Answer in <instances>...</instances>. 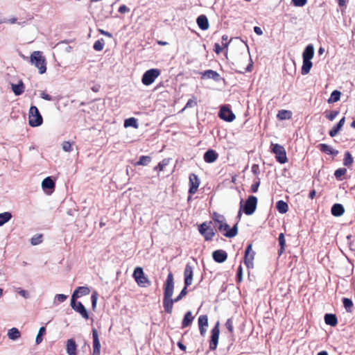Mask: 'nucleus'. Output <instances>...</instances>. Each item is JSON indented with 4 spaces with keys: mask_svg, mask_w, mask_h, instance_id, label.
<instances>
[{
    "mask_svg": "<svg viewBox=\"0 0 355 355\" xmlns=\"http://www.w3.org/2000/svg\"><path fill=\"white\" fill-rule=\"evenodd\" d=\"M187 286H185L181 291L179 295L177 297L173 299L172 296L174 290V279L171 272L168 275L166 281L164 284L163 300V306L166 313H171L173 311V303L178 302L187 295Z\"/></svg>",
    "mask_w": 355,
    "mask_h": 355,
    "instance_id": "f257e3e1",
    "label": "nucleus"
},
{
    "mask_svg": "<svg viewBox=\"0 0 355 355\" xmlns=\"http://www.w3.org/2000/svg\"><path fill=\"white\" fill-rule=\"evenodd\" d=\"M241 55L234 58L232 64L235 67V70L239 73L250 71L252 67V63L250 60L249 49L246 44H242L239 46Z\"/></svg>",
    "mask_w": 355,
    "mask_h": 355,
    "instance_id": "f03ea898",
    "label": "nucleus"
},
{
    "mask_svg": "<svg viewBox=\"0 0 355 355\" xmlns=\"http://www.w3.org/2000/svg\"><path fill=\"white\" fill-rule=\"evenodd\" d=\"M212 219L215 222L219 231L223 233V235L227 238H232L238 234V225L235 224L232 228L230 229V226L225 222L224 216L214 212L212 215Z\"/></svg>",
    "mask_w": 355,
    "mask_h": 355,
    "instance_id": "7ed1b4c3",
    "label": "nucleus"
},
{
    "mask_svg": "<svg viewBox=\"0 0 355 355\" xmlns=\"http://www.w3.org/2000/svg\"><path fill=\"white\" fill-rule=\"evenodd\" d=\"M30 62L38 69L40 74H43L46 72V62L42 51H33L30 55Z\"/></svg>",
    "mask_w": 355,
    "mask_h": 355,
    "instance_id": "20e7f679",
    "label": "nucleus"
},
{
    "mask_svg": "<svg viewBox=\"0 0 355 355\" xmlns=\"http://www.w3.org/2000/svg\"><path fill=\"white\" fill-rule=\"evenodd\" d=\"M43 123V119L36 106H31L28 112V124L31 127H38Z\"/></svg>",
    "mask_w": 355,
    "mask_h": 355,
    "instance_id": "39448f33",
    "label": "nucleus"
},
{
    "mask_svg": "<svg viewBox=\"0 0 355 355\" xmlns=\"http://www.w3.org/2000/svg\"><path fill=\"white\" fill-rule=\"evenodd\" d=\"M133 277L135 278L137 284L141 287H146L150 285V282L144 275L142 268L137 267L133 272Z\"/></svg>",
    "mask_w": 355,
    "mask_h": 355,
    "instance_id": "423d86ee",
    "label": "nucleus"
},
{
    "mask_svg": "<svg viewBox=\"0 0 355 355\" xmlns=\"http://www.w3.org/2000/svg\"><path fill=\"white\" fill-rule=\"evenodd\" d=\"M160 75V71L157 69L147 70L143 75L141 82L144 85H150Z\"/></svg>",
    "mask_w": 355,
    "mask_h": 355,
    "instance_id": "0eeeda50",
    "label": "nucleus"
},
{
    "mask_svg": "<svg viewBox=\"0 0 355 355\" xmlns=\"http://www.w3.org/2000/svg\"><path fill=\"white\" fill-rule=\"evenodd\" d=\"M272 151L275 155V157L279 163L284 164L287 162L286 153L282 146L277 144H272Z\"/></svg>",
    "mask_w": 355,
    "mask_h": 355,
    "instance_id": "6e6552de",
    "label": "nucleus"
},
{
    "mask_svg": "<svg viewBox=\"0 0 355 355\" xmlns=\"http://www.w3.org/2000/svg\"><path fill=\"white\" fill-rule=\"evenodd\" d=\"M257 198L254 196L248 197L243 207V211L246 215L252 214L257 208Z\"/></svg>",
    "mask_w": 355,
    "mask_h": 355,
    "instance_id": "1a4fd4ad",
    "label": "nucleus"
},
{
    "mask_svg": "<svg viewBox=\"0 0 355 355\" xmlns=\"http://www.w3.org/2000/svg\"><path fill=\"white\" fill-rule=\"evenodd\" d=\"M219 324V322L218 321L215 327L211 330V336L209 343V348L211 350L216 349L218 343L220 334Z\"/></svg>",
    "mask_w": 355,
    "mask_h": 355,
    "instance_id": "9d476101",
    "label": "nucleus"
},
{
    "mask_svg": "<svg viewBox=\"0 0 355 355\" xmlns=\"http://www.w3.org/2000/svg\"><path fill=\"white\" fill-rule=\"evenodd\" d=\"M199 232L204 236L206 241L212 239L215 233L212 228L207 223H202L198 228Z\"/></svg>",
    "mask_w": 355,
    "mask_h": 355,
    "instance_id": "9b49d317",
    "label": "nucleus"
},
{
    "mask_svg": "<svg viewBox=\"0 0 355 355\" xmlns=\"http://www.w3.org/2000/svg\"><path fill=\"white\" fill-rule=\"evenodd\" d=\"M254 255L255 252L252 250V245L249 244L245 250L244 257L245 264L248 268H253L254 266L253 261Z\"/></svg>",
    "mask_w": 355,
    "mask_h": 355,
    "instance_id": "f8f14e48",
    "label": "nucleus"
},
{
    "mask_svg": "<svg viewBox=\"0 0 355 355\" xmlns=\"http://www.w3.org/2000/svg\"><path fill=\"white\" fill-rule=\"evenodd\" d=\"M71 308L80 313L84 319L87 320L89 318L88 312L80 302H76V300H71Z\"/></svg>",
    "mask_w": 355,
    "mask_h": 355,
    "instance_id": "ddd939ff",
    "label": "nucleus"
},
{
    "mask_svg": "<svg viewBox=\"0 0 355 355\" xmlns=\"http://www.w3.org/2000/svg\"><path fill=\"white\" fill-rule=\"evenodd\" d=\"M193 276V266L190 263H187L184 270V284L189 286L192 284Z\"/></svg>",
    "mask_w": 355,
    "mask_h": 355,
    "instance_id": "4468645a",
    "label": "nucleus"
},
{
    "mask_svg": "<svg viewBox=\"0 0 355 355\" xmlns=\"http://www.w3.org/2000/svg\"><path fill=\"white\" fill-rule=\"evenodd\" d=\"M219 116L221 119L232 122L235 119L234 114L227 107H222L220 112H219Z\"/></svg>",
    "mask_w": 355,
    "mask_h": 355,
    "instance_id": "2eb2a0df",
    "label": "nucleus"
},
{
    "mask_svg": "<svg viewBox=\"0 0 355 355\" xmlns=\"http://www.w3.org/2000/svg\"><path fill=\"white\" fill-rule=\"evenodd\" d=\"M93 337V353L92 355H100L101 343L98 338V334L96 329H92Z\"/></svg>",
    "mask_w": 355,
    "mask_h": 355,
    "instance_id": "dca6fc26",
    "label": "nucleus"
},
{
    "mask_svg": "<svg viewBox=\"0 0 355 355\" xmlns=\"http://www.w3.org/2000/svg\"><path fill=\"white\" fill-rule=\"evenodd\" d=\"M189 193L191 194L195 193L200 185V181L197 175L193 173L189 175Z\"/></svg>",
    "mask_w": 355,
    "mask_h": 355,
    "instance_id": "f3484780",
    "label": "nucleus"
},
{
    "mask_svg": "<svg viewBox=\"0 0 355 355\" xmlns=\"http://www.w3.org/2000/svg\"><path fill=\"white\" fill-rule=\"evenodd\" d=\"M89 293L90 290L87 286L78 287L72 294L71 300H76V298L80 297L83 295H87Z\"/></svg>",
    "mask_w": 355,
    "mask_h": 355,
    "instance_id": "a211bd4d",
    "label": "nucleus"
},
{
    "mask_svg": "<svg viewBox=\"0 0 355 355\" xmlns=\"http://www.w3.org/2000/svg\"><path fill=\"white\" fill-rule=\"evenodd\" d=\"M66 351L68 355H77V345L73 339L67 340Z\"/></svg>",
    "mask_w": 355,
    "mask_h": 355,
    "instance_id": "6ab92c4d",
    "label": "nucleus"
},
{
    "mask_svg": "<svg viewBox=\"0 0 355 355\" xmlns=\"http://www.w3.org/2000/svg\"><path fill=\"white\" fill-rule=\"evenodd\" d=\"M213 259L218 263H223L227 257V254L225 251L222 250H218L213 252Z\"/></svg>",
    "mask_w": 355,
    "mask_h": 355,
    "instance_id": "aec40b11",
    "label": "nucleus"
},
{
    "mask_svg": "<svg viewBox=\"0 0 355 355\" xmlns=\"http://www.w3.org/2000/svg\"><path fill=\"white\" fill-rule=\"evenodd\" d=\"M196 22H197L198 27L202 31H206L209 27L207 17L205 15H200L197 18Z\"/></svg>",
    "mask_w": 355,
    "mask_h": 355,
    "instance_id": "412c9836",
    "label": "nucleus"
},
{
    "mask_svg": "<svg viewBox=\"0 0 355 355\" xmlns=\"http://www.w3.org/2000/svg\"><path fill=\"white\" fill-rule=\"evenodd\" d=\"M202 78L207 79H213L216 81H219L220 79L219 73L211 69L205 71L202 73Z\"/></svg>",
    "mask_w": 355,
    "mask_h": 355,
    "instance_id": "4be33fe9",
    "label": "nucleus"
},
{
    "mask_svg": "<svg viewBox=\"0 0 355 355\" xmlns=\"http://www.w3.org/2000/svg\"><path fill=\"white\" fill-rule=\"evenodd\" d=\"M218 155L214 150H208L204 155V159L207 163L214 162Z\"/></svg>",
    "mask_w": 355,
    "mask_h": 355,
    "instance_id": "5701e85b",
    "label": "nucleus"
},
{
    "mask_svg": "<svg viewBox=\"0 0 355 355\" xmlns=\"http://www.w3.org/2000/svg\"><path fill=\"white\" fill-rule=\"evenodd\" d=\"M314 55V48L312 44H309L302 53L303 60H311Z\"/></svg>",
    "mask_w": 355,
    "mask_h": 355,
    "instance_id": "b1692460",
    "label": "nucleus"
},
{
    "mask_svg": "<svg viewBox=\"0 0 355 355\" xmlns=\"http://www.w3.org/2000/svg\"><path fill=\"white\" fill-rule=\"evenodd\" d=\"M320 150L327 154V155H331L334 156H336L338 154V151L332 148L330 146L326 144H320L319 145Z\"/></svg>",
    "mask_w": 355,
    "mask_h": 355,
    "instance_id": "393cba45",
    "label": "nucleus"
},
{
    "mask_svg": "<svg viewBox=\"0 0 355 355\" xmlns=\"http://www.w3.org/2000/svg\"><path fill=\"white\" fill-rule=\"evenodd\" d=\"M11 89L13 93L16 96H19L22 94L24 92V86L23 82L20 80L18 84H11Z\"/></svg>",
    "mask_w": 355,
    "mask_h": 355,
    "instance_id": "a878e982",
    "label": "nucleus"
},
{
    "mask_svg": "<svg viewBox=\"0 0 355 355\" xmlns=\"http://www.w3.org/2000/svg\"><path fill=\"white\" fill-rule=\"evenodd\" d=\"M7 336L11 340H16L21 337V333L16 327H12L8 331Z\"/></svg>",
    "mask_w": 355,
    "mask_h": 355,
    "instance_id": "bb28decb",
    "label": "nucleus"
},
{
    "mask_svg": "<svg viewBox=\"0 0 355 355\" xmlns=\"http://www.w3.org/2000/svg\"><path fill=\"white\" fill-rule=\"evenodd\" d=\"M344 207L340 204H335L331 207V214L334 216H340L344 214Z\"/></svg>",
    "mask_w": 355,
    "mask_h": 355,
    "instance_id": "cd10ccee",
    "label": "nucleus"
},
{
    "mask_svg": "<svg viewBox=\"0 0 355 355\" xmlns=\"http://www.w3.org/2000/svg\"><path fill=\"white\" fill-rule=\"evenodd\" d=\"M194 317L192 315L191 311H187L183 318L182 326V328L189 327L193 322Z\"/></svg>",
    "mask_w": 355,
    "mask_h": 355,
    "instance_id": "c85d7f7f",
    "label": "nucleus"
},
{
    "mask_svg": "<svg viewBox=\"0 0 355 355\" xmlns=\"http://www.w3.org/2000/svg\"><path fill=\"white\" fill-rule=\"evenodd\" d=\"M324 322L327 324L334 327L337 324L338 320L336 315L327 313L324 315Z\"/></svg>",
    "mask_w": 355,
    "mask_h": 355,
    "instance_id": "c756f323",
    "label": "nucleus"
},
{
    "mask_svg": "<svg viewBox=\"0 0 355 355\" xmlns=\"http://www.w3.org/2000/svg\"><path fill=\"white\" fill-rule=\"evenodd\" d=\"M313 66L311 60H303V64L302 67V74L306 75L310 72V70Z\"/></svg>",
    "mask_w": 355,
    "mask_h": 355,
    "instance_id": "7c9ffc66",
    "label": "nucleus"
},
{
    "mask_svg": "<svg viewBox=\"0 0 355 355\" xmlns=\"http://www.w3.org/2000/svg\"><path fill=\"white\" fill-rule=\"evenodd\" d=\"M124 127L125 128H129L132 127L134 128H138L139 124L137 122V119L134 117H130L125 120L124 121Z\"/></svg>",
    "mask_w": 355,
    "mask_h": 355,
    "instance_id": "2f4dec72",
    "label": "nucleus"
},
{
    "mask_svg": "<svg viewBox=\"0 0 355 355\" xmlns=\"http://www.w3.org/2000/svg\"><path fill=\"white\" fill-rule=\"evenodd\" d=\"M276 208L279 213L285 214L288 211V206L286 202L283 200H279L276 204Z\"/></svg>",
    "mask_w": 355,
    "mask_h": 355,
    "instance_id": "473e14b6",
    "label": "nucleus"
},
{
    "mask_svg": "<svg viewBox=\"0 0 355 355\" xmlns=\"http://www.w3.org/2000/svg\"><path fill=\"white\" fill-rule=\"evenodd\" d=\"M55 187V183L50 177L44 178L42 182V187L43 189H53Z\"/></svg>",
    "mask_w": 355,
    "mask_h": 355,
    "instance_id": "72a5a7b5",
    "label": "nucleus"
},
{
    "mask_svg": "<svg viewBox=\"0 0 355 355\" xmlns=\"http://www.w3.org/2000/svg\"><path fill=\"white\" fill-rule=\"evenodd\" d=\"M12 218V214L8 211H5L0 214V227L8 222Z\"/></svg>",
    "mask_w": 355,
    "mask_h": 355,
    "instance_id": "f704fd0d",
    "label": "nucleus"
},
{
    "mask_svg": "<svg viewBox=\"0 0 355 355\" xmlns=\"http://www.w3.org/2000/svg\"><path fill=\"white\" fill-rule=\"evenodd\" d=\"M291 116H292L291 112H290L288 110H282L278 112L277 116L279 120H285V119H291Z\"/></svg>",
    "mask_w": 355,
    "mask_h": 355,
    "instance_id": "c9c22d12",
    "label": "nucleus"
},
{
    "mask_svg": "<svg viewBox=\"0 0 355 355\" xmlns=\"http://www.w3.org/2000/svg\"><path fill=\"white\" fill-rule=\"evenodd\" d=\"M341 96V93L338 90H334L331 94L330 98L328 100L329 103H336L340 100Z\"/></svg>",
    "mask_w": 355,
    "mask_h": 355,
    "instance_id": "e433bc0d",
    "label": "nucleus"
},
{
    "mask_svg": "<svg viewBox=\"0 0 355 355\" xmlns=\"http://www.w3.org/2000/svg\"><path fill=\"white\" fill-rule=\"evenodd\" d=\"M169 162H170V159L169 158L164 159L161 162H159L157 166H156L154 168V170L155 171L159 170V171H162L169 164Z\"/></svg>",
    "mask_w": 355,
    "mask_h": 355,
    "instance_id": "4c0bfd02",
    "label": "nucleus"
},
{
    "mask_svg": "<svg viewBox=\"0 0 355 355\" xmlns=\"http://www.w3.org/2000/svg\"><path fill=\"white\" fill-rule=\"evenodd\" d=\"M151 162V157L149 156L142 155L140 157L139 162L136 165L146 166Z\"/></svg>",
    "mask_w": 355,
    "mask_h": 355,
    "instance_id": "58836bf2",
    "label": "nucleus"
},
{
    "mask_svg": "<svg viewBox=\"0 0 355 355\" xmlns=\"http://www.w3.org/2000/svg\"><path fill=\"white\" fill-rule=\"evenodd\" d=\"M45 331H46V329L44 327H42L40 328L39 331H38L37 335L35 338V343L37 345H39L42 342V340H43L42 336L44 335Z\"/></svg>",
    "mask_w": 355,
    "mask_h": 355,
    "instance_id": "ea45409f",
    "label": "nucleus"
},
{
    "mask_svg": "<svg viewBox=\"0 0 355 355\" xmlns=\"http://www.w3.org/2000/svg\"><path fill=\"white\" fill-rule=\"evenodd\" d=\"M67 299V295L64 294H57L53 300V304L58 305L59 303L64 302Z\"/></svg>",
    "mask_w": 355,
    "mask_h": 355,
    "instance_id": "a19ab883",
    "label": "nucleus"
},
{
    "mask_svg": "<svg viewBox=\"0 0 355 355\" xmlns=\"http://www.w3.org/2000/svg\"><path fill=\"white\" fill-rule=\"evenodd\" d=\"M196 105H197V98H196V97H195V96H192V98H190V99L187 101V104H186L185 107L183 108V110H185V109H187V108H191V107H195V106H196Z\"/></svg>",
    "mask_w": 355,
    "mask_h": 355,
    "instance_id": "79ce46f5",
    "label": "nucleus"
},
{
    "mask_svg": "<svg viewBox=\"0 0 355 355\" xmlns=\"http://www.w3.org/2000/svg\"><path fill=\"white\" fill-rule=\"evenodd\" d=\"M105 46V42L103 39L98 40L95 42L94 44V49L96 51H100L103 49Z\"/></svg>",
    "mask_w": 355,
    "mask_h": 355,
    "instance_id": "37998d69",
    "label": "nucleus"
},
{
    "mask_svg": "<svg viewBox=\"0 0 355 355\" xmlns=\"http://www.w3.org/2000/svg\"><path fill=\"white\" fill-rule=\"evenodd\" d=\"M199 327H207L208 326V318L207 315H200L198 318Z\"/></svg>",
    "mask_w": 355,
    "mask_h": 355,
    "instance_id": "c03bdc74",
    "label": "nucleus"
},
{
    "mask_svg": "<svg viewBox=\"0 0 355 355\" xmlns=\"http://www.w3.org/2000/svg\"><path fill=\"white\" fill-rule=\"evenodd\" d=\"M352 162H353V158H352L351 154L349 152H346L345 154V159H344V162H343L344 165L349 166V165L352 164Z\"/></svg>",
    "mask_w": 355,
    "mask_h": 355,
    "instance_id": "a18cd8bd",
    "label": "nucleus"
},
{
    "mask_svg": "<svg viewBox=\"0 0 355 355\" xmlns=\"http://www.w3.org/2000/svg\"><path fill=\"white\" fill-rule=\"evenodd\" d=\"M31 243L33 245H36L42 243V235L37 234L31 238Z\"/></svg>",
    "mask_w": 355,
    "mask_h": 355,
    "instance_id": "49530a36",
    "label": "nucleus"
},
{
    "mask_svg": "<svg viewBox=\"0 0 355 355\" xmlns=\"http://www.w3.org/2000/svg\"><path fill=\"white\" fill-rule=\"evenodd\" d=\"M62 148L64 152H71L72 150V144L68 141H64L62 144Z\"/></svg>",
    "mask_w": 355,
    "mask_h": 355,
    "instance_id": "de8ad7c7",
    "label": "nucleus"
},
{
    "mask_svg": "<svg viewBox=\"0 0 355 355\" xmlns=\"http://www.w3.org/2000/svg\"><path fill=\"white\" fill-rule=\"evenodd\" d=\"M343 305L347 311H350L351 308L353 306V303L351 300L348 298L343 299Z\"/></svg>",
    "mask_w": 355,
    "mask_h": 355,
    "instance_id": "09e8293b",
    "label": "nucleus"
},
{
    "mask_svg": "<svg viewBox=\"0 0 355 355\" xmlns=\"http://www.w3.org/2000/svg\"><path fill=\"white\" fill-rule=\"evenodd\" d=\"M347 172V169L345 168H340L338 169H337L335 173H334V175L335 177L337 178V179H339L340 178V177L343 175H345Z\"/></svg>",
    "mask_w": 355,
    "mask_h": 355,
    "instance_id": "8fccbe9b",
    "label": "nucleus"
},
{
    "mask_svg": "<svg viewBox=\"0 0 355 355\" xmlns=\"http://www.w3.org/2000/svg\"><path fill=\"white\" fill-rule=\"evenodd\" d=\"M342 128V127H340L338 124H337L336 126H334V128H332L330 131H329V135L331 137H335L338 133V132L340 131V130Z\"/></svg>",
    "mask_w": 355,
    "mask_h": 355,
    "instance_id": "3c124183",
    "label": "nucleus"
},
{
    "mask_svg": "<svg viewBox=\"0 0 355 355\" xmlns=\"http://www.w3.org/2000/svg\"><path fill=\"white\" fill-rule=\"evenodd\" d=\"M279 245L281 246L280 253H282L283 252V250H284V246H285V244H286V241H285V239H284V234H282V233H281L279 235Z\"/></svg>",
    "mask_w": 355,
    "mask_h": 355,
    "instance_id": "603ef678",
    "label": "nucleus"
},
{
    "mask_svg": "<svg viewBox=\"0 0 355 355\" xmlns=\"http://www.w3.org/2000/svg\"><path fill=\"white\" fill-rule=\"evenodd\" d=\"M97 300H98V295L96 292H94L92 295V306L93 309H95V308L96 306Z\"/></svg>",
    "mask_w": 355,
    "mask_h": 355,
    "instance_id": "864d4df0",
    "label": "nucleus"
},
{
    "mask_svg": "<svg viewBox=\"0 0 355 355\" xmlns=\"http://www.w3.org/2000/svg\"><path fill=\"white\" fill-rule=\"evenodd\" d=\"M338 111H331L327 115V118L330 121H333L338 116Z\"/></svg>",
    "mask_w": 355,
    "mask_h": 355,
    "instance_id": "5fc2aeb1",
    "label": "nucleus"
},
{
    "mask_svg": "<svg viewBox=\"0 0 355 355\" xmlns=\"http://www.w3.org/2000/svg\"><path fill=\"white\" fill-rule=\"evenodd\" d=\"M292 1L295 6L302 7L306 3L307 0H292Z\"/></svg>",
    "mask_w": 355,
    "mask_h": 355,
    "instance_id": "6e6d98bb",
    "label": "nucleus"
},
{
    "mask_svg": "<svg viewBox=\"0 0 355 355\" xmlns=\"http://www.w3.org/2000/svg\"><path fill=\"white\" fill-rule=\"evenodd\" d=\"M226 327L227 328V329L230 331V332H232L233 331V324H232V321L231 320V319H228L226 322Z\"/></svg>",
    "mask_w": 355,
    "mask_h": 355,
    "instance_id": "4d7b16f0",
    "label": "nucleus"
},
{
    "mask_svg": "<svg viewBox=\"0 0 355 355\" xmlns=\"http://www.w3.org/2000/svg\"><path fill=\"white\" fill-rule=\"evenodd\" d=\"M130 11V8H128L125 5H122L119 8V12L121 13H125Z\"/></svg>",
    "mask_w": 355,
    "mask_h": 355,
    "instance_id": "13d9d810",
    "label": "nucleus"
},
{
    "mask_svg": "<svg viewBox=\"0 0 355 355\" xmlns=\"http://www.w3.org/2000/svg\"><path fill=\"white\" fill-rule=\"evenodd\" d=\"M40 96L42 98L46 100V101H51L52 100L51 96L50 95H49L48 94L45 93L44 92H42L40 94Z\"/></svg>",
    "mask_w": 355,
    "mask_h": 355,
    "instance_id": "bf43d9fd",
    "label": "nucleus"
},
{
    "mask_svg": "<svg viewBox=\"0 0 355 355\" xmlns=\"http://www.w3.org/2000/svg\"><path fill=\"white\" fill-rule=\"evenodd\" d=\"M259 187V182H256L254 184H253L252 186H251V190L252 192L255 193L258 191V188Z\"/></svg>",
    "mask_w": 355,
    "mask_h": 355,
    "instance_id": "052dcab7",
    "label": "nucleus"
},
{
    "mask_svg": "<svg viewBox=\"0 0 355 355\" xmlns=\"http://www.w3.org/2000/svg\"><path fill=\"white\" fill-rule=\"evenodd\" d=\"M19 294L24 297V298H28L29 297V295H28V293L25 291V290H21L19 291Z\"/></svg>",
    "mask_w": 355,
    "mask_h": 355,
    "instance_id": "680f3d73",
    "label": "nucleus"
},
{
    "mask_svg": "<svg viewBox=\"0 0 355 355\" xmlns=\"http://www.w3.org/2000/svg\"><path fill=\"white\" fill-rule=\"evenodd\" d=\"M99 32L101 33V34H102L106 37H108L110 38L112 37V35L110 33L105 31L103 29H99Z\"/></svg>",
    "mask_w": 355,
    "mask_h": 355,
    "instance_id": "e2e57ef3",
    "label": "nucleus"
},
{
    "mask_svg": "<svg viewBox=\"0 0 355 355\" xmlns=\"http://www.w3.org/2000/svg\"><path fill=\"white\" fill-rule=\"evenodd\" d=\"M222 51V48L220 47V46L219 45V44L218 43H216L215 45H214V51L217 53V54H219Z\"/></svg>",
    "mask_w": 355,
    "mask_h": 355,
    "instance_id": "0e129e2a",
    "label": "nucleus"
},
{
    "mask_svg": "<svg viewBox=\"0 0 355 355\" xmlns=\"http://www.w3.org/2000/svg\"><path fill=\"white\" fill-rule=\"evenodd\" d=\"M238 279L239 281L241 282L242 280V267L240 266L238 268Z\"/></svg>",
    "mask_w": 355,
    "mask_h": 355,
    "instance_id": "69168bd1",
    "label": "nucleus"
},
{
    "mask_svg": "<svg viewBox=\"0 0 355 355\" xmlns=\"http://www.w3.org/2000/svg\"><path fill=\"white\" fill-rule=\"evenodd\" d=\"M254 31L255 32L256 34H257L259 35H261L263 34V31H262L261 28L258 26H255L254 28Z\"/></svg>",
    "mask_w": 355,
    "mask_h": 355,
    "instance_id": "338daca9",
    "label": "nucleus"
},
{
    "mask_svg": "<svg viewBox=\"0 0 355 355\" xmlns=\"http://www.w3.org/2000/svg\"><path fill=\"white\" fill-rule=\"evenodd\" d=\"M206 327H199L200 334L202 336H204L205 335V334H206V331H207Z\"/></svg>",
    "mask_w": 355,
    "mask_h": 355,
    "instance_id": "774afa93",
    "label": "nucleus"
}]
</instances>
